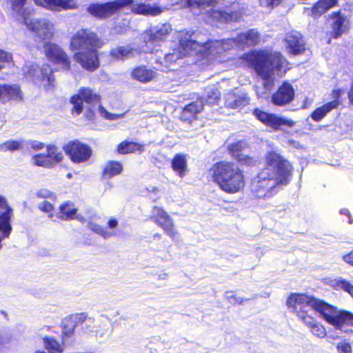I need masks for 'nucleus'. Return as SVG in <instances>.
Masks as SVG:
<instances>
[{"label":"nucleus","mask_w":353,"mask_h":353,"mask_svg":"<svg viewBox=\"0 0 353 353\" xmlns=\"http://www.w3.org/2000/svg\"><path fill=\"white\" fill-rule=\"evenodd\" d=\"M266 167L253 179L251 190L258 198L269 199L288 185L292 178V165L281 155L270 152L266 156Z\"/></svg>","instance_id":"1"},{"label":"nucleus","mask_w":353,"mask_h":353,"mask_svg":"<svg viewBox=\"0 0 353 353\" xmlns=\"http://www.w3.org/2000/svg\"><path fill=\"white\" fill-rule=\"evenodd\" d=\"M242 59L264 81L261 86L255 87L258 98L267 97L274 85L275 73L279 75L283 70L285 71V59L279 52L268 50L252 51L245 54Z\"/></svg>","instance_id":"2"},{"label":"nucleus","mask_w":353,"mask_h":353,"mask_svg":"<svg viewBox=\"0 0 353 353\" xmlns=\"http://www.w3.org/2000/svg\"><path fill=\"white\" fill-rule=\"evenodd\" d=\"M292 302L300 304L304 310L311 307L320 318L337 330H341L344 325H353L352 313L339 310L321 299L304 294H292L287 300V305H292Z\"/></svg>","instance_id":"3"},{"label":"nucleus","mask_w":353,"mask_h":353,"mask_svg":"<svg viewBox=\"0 0 353 353\" xmlns=\"http://www.w3.org/2000/svg\"><path fill=\"white\" fill-rule=\"evenodd\" d=\"M102 46L101 39L93 32L81 29L71 38L70 48L77 51L73 59L85 70L94 71L99 66L98 49Z\"/></svg>","instance_id":"4"},{"label":"nucleus","mask_w":353,"mask_h":353,"mask_svg":"<svg viewBox=\"0 0 353 353\" xmlns=\"http://www.w3.org/2000/svg\"><path fill=\"white\" fill-rule=\"evenodd\" d=\"M231 41H207L204 35L199 32H181L179 50L183 57L201 54L216 59L232 48Z\"/></svg>","instance_id":"5"},{"label":"nucleus","mask_w":353,"mask_h":353,"mask_svg":"<svg viewBox=\"0 0 353 353\" xmlns=\"http://www.w3.org/2000/svg\"><path fill=\"white\" fill-rule=\"evenodd\" d=\"M133 0H115L103 3H91L86 10L92 17L104 19L116 13L120 8L132 5L131 10L137 14L157 16L163 12V9L157 4L145 3H135Z\"/></svg>","instance_id":"6"},{"label":"nucleus","mask_w":353,"mask_h":353,"mask_svg":"<svg viewBox=\"0 0 353 353\" xmlns=\"http://www.w3.org/2000/svg\"><path fill=\"white\" fill-rule=\"evenodd\" d=\"M213 181L228 194H236L245 187L243 171L234 163L221 161L214 164L209 170Z\"/></svg>","instance_id":"7"},{"label":"nucleus","mask_w":353,"mask_h":353,"mask_svg":"<svg viewBox=\"0 0 353 353\" xmlns=\"http://www.w3.org/2000/svg\"><path fill=\"white\" fill-rule=\"evenodd\" d=\"M70 102L73 104V114L79 115L83 112L89 120L94 118V112L97 109L101 117L111 121L121 119L125 114V113L117 114L108 112L99 104V96L90 88H80L78 93L71 97Z\"/></svg>","instance_id":"8"},{"label":"nucleus","mask_w":353,"mask_h":353,"mask_svg":"<svg viewBox=\"0 0 353 353\" xmlns=\"http://www.w3.org/2000/svg\"><path fill=\"white\" fill-rule=\"evenodd\" d=\"M291 311L295 313L299 319L310 330L313 336L318 339L326 336L325 327L316 319L307 314L306 310L300 306V304L292 302V305H287Z\"/></svg>","instance_id":"9"},{"label":"nucleus","mask_w":353,"mask_h":353,"mask_svg":"<svg viewBox=\"0 0 353 353\" xmlns=\"http://www.w3.org/2000/svg\"><path fill=\"white\" fill-rule=\"evenodd\" d=\"M22 19L26 27L34 33V36L40 40L50 39L54 33V24L47 19H29L26 10L22 14Z\"/></svg>","instance_id":"10"},{"label":"nucleus","mask_w":353,"mask_h":353,"mask_svg":"<svg viewBox=\"0 0 353 353\" xmlns=\"http://www.w3.org/2000/svg\"><path fill=\"white\" fill-rule=\"evenodd\" d=\"M150 219L162 228L169 237L174 239L177 235L174 220L162 208L154 206L151 211Z\"/></svg>","instance_id":"11"},{"label":"nucleus","mask_w":353,"mask_h":353,"mask_svg":"<svg viewBox=\"0 0 353 353\" xmlns=\"http://www.w3.org/2000/svg\"><path fill=\"white\" fill-rule=\"evenodd\" d=\"M64 151L74 163H83L89 160L92 149L78 140L70 141L63 147Z\"/></svg>","instance_id":"12"},{"label":"nucleus","mask_w":353,"mask_h":353,"mask_svg":"<svg viewBox=\"0 0 353 353\" xmlns=\"http://www.w3.org/2000/svg\"><path fill=\"white\" fill-rule=\"evenodd\" d=\"M23 72L28 80L34 82L46 80L48 82L49 86L54 80L52 75V70L48 65L39 68L36 64L29 63L25 66Z\"/></svg>","instance_id":"13"},{"label":"nucleus","mask_w":353,"mask_h":353,"mask_svg":"<svg viewBox=\"0 0 353 353\" xmlns=\"http://www.w3.org/2000/svg\"><path fill=\"white\" fill-rule=\"evenodd\" d=\"M222 0H218L211 4H205L201 9L205 10L203 13L205 20L209 23H225L232 20V15L225 10L216 7Z\"/></svg>","instance_id":"14"},{"label":"nucleus","mask_w":353,"mask_h":353,"mask_svg":"<svg viewBox=\"0 0 353 353\" xmlns=\"http://www.w3.org/2000/svg\"><path fill=\"white\" fill-rule=\"evenodd\" d=\"M253 115L261 123L274 130L279 129L281 125L292 127L294 125L292 120L277 117L276 114L268 113L258 108L254 110Z\"/></svg>","instance_id":"15"},{"label":"nucleus","mask_w":353,"mask_h":353,"mask_svg":"<svg viewBox=\"0 0 353 353\" xmlns=\"http://www.w3.org/2000/svg\"><path fill=\"white\" fill-rule=\"evenodd\" d=\"M329 19L332 28V38H340L343 34L347 33L349 30V19L341 11L333 12L331 14H330Z\"/></svg>","instance_id":"16"},{"label":"nucleus","mask_w":353,"mask_h":353,"mask_svg":"<svg viewBox=\"0 0 353 353\" xmlns=\"http://www.w3.org/2000/svg\"><path fill=\"white\" fill-rule=\"evenodd\" d=\"M171 31L172 28L169 23L157 25L145 32L143 37L144 41L145 43L150 42L158 43L164 41Z\"/></svg>","instance_id":"17"},{"label":"nucleus","mask_w":353,"mask_h":353,"mask_svg":"<svg viewBox=\"0 0 353 353\" xmlns=\"http://www.w3.org/2000/svg\"><path fill=\"white\" fill-rule=\"evenodd\" d=\"M46 56L56 63L60 64L63 70H69L70 61L66 53L57 45L48 43L45 46Z\"/></svg>","instance_id":"18"},{"label":"nucleus","mask_w":353,"mask_h":353,"mask_svg":"<svg viewBox=\"0 0 353 353\" xmlns=\"http://www.w3.org/2000/svg\"><path fill=\"white\" fill-rule=\"evenodd\" d=\"M34 3L52 12L74 10L77 8L74 0H33Z\"/></svg>","instance_id":"19"},{"label":"nucleus","mask_w":353,"mask_h":353,"mask_svg":"<svg viewBox=\"0 0 353 353\" xmlns=\"http://www.w3.org/2000/svg\"><path fill=\"white\" fill-rule=\"evenodd\" d=\"M141 52H152V49L148 47H146V48H138L134 46L128 45L112 49L110 52V54L115 59L123 60L134 57Z\"/></svg>","instance_id":"20"},{"label":"nucleus","mask_w":353,"mask_h":353,"mask_svg":"<svg viewBox=\"0 0 353 353\" xmlns=\"http://www.w3.org/2000/svg\"><path fill=\"white\" fill-rule=\"evenodd\" d=\"M294 90L288 82H283L278 90L272 95V101L276 105H285L290 103L294 98Z\"/></svg>","instance_id":"21"},{"label":"nucleus","mask_w":353,"mask_h":353,"mask_svg":"<svg viewBox=\"0 0 353 353\" xmlns=\"http://www.w3.org/2000/svg\"><path fill=\"white\" fill-rule=\"evenodd\" d=\"M223 41H231L232 45L230 49L231 50L234 46L239 48L255 46L260 41V35L258 31L252 29L247 32L239 34L235 39H228Z\"/></svg>","instance_id":"22"},{"label":"nucleus","mask_w":353,"mask_h":353,"mask_svg":"<svg viewBox=\"0 0 353 353\" xmlns=\"http://www.w3.org/2000/svg\"><path fill=\"white\" fill-rule=\"evenodd\" d=\"M285 41L286 49L290 54H301L305 50L304 41L299 32L292 31L288 33Z\"/></svg>","instance_id":"23"},{"label":"nucleus","mask_w":353,"mask_h":353,"mask_svg":"<svg viewBox=\"0 0 353 353\" xmlns=\"http://www.w3.org/2000/svg\"><path fill=\"white\" fill-rule=\"evenodd\" d=\"M250 99L245 92H228L225 97V105L233 109H241L249 103Z\"/></svg>","instance_id":"24"},{"label":"nucleus","mask_w":353,"mask_h":353,"mask_svg":"<svg viewBox=\"0 0 353 353\" xmlns=\"http://www.w3.org/2000/svg\"><path fill=\"white\" fill-rule=\"evenodd\" d=\"M332 94L334 98L338 99L340 95V91L334 90ZM339 104V103L338 99H334V101L327 103L321 107L316 108L311 114L312 119L315 121H320L328 112L336 108Z\"/></svg>","instance_id":"25"},{"label":"nucleus","mask_w":353,"mask_h":353,"mask_svg":"<svg viewBox=\"0 0 353 353\" xmlns=\"http://www.w3.org/2000/svg\"><path fill=\"white\" fill-rule=\"evenodd\" d=\"M131 77L133 79L142 83H148L154 80L157 77V72L145 66H139L131 72Z\"/></svg>","instance_id":"26"},{"label":"nucleus","mask_w":353,"mask_h":353,"mask_svg":"<svg viewBox=\"0 0 353 353\" xmlns=\"http://www.w3.org/2000/svg\"><path fill=\"white\" fill-rule=\"evenodd\" d=\"M339 0H319L314 4L310 10V16L313 18H319L327 10L335 7Z\"/></svg>","instance_id":"27"},{"label":"nucleus","mask_w":353,"mask_h":353,"mask_svg":"<svg viewBox=\"0 0 353 353\" xmlns=\"http://www.w3.org/2000/svg\"><path fill=\"white\" fill-rule=\"evenodd\" d=\"M21 99L20 90L17 85H0V100L6 102Z\"/></svg>","instance_id":"28"},{"label":"nucleus","mask_w":353,"mask_h":353,"mask_svg":"<svg viewBox=\"0 0 353 353\" xmlns=\"http://www.w3.org/2000/svg\"><path fill=\"white\" fill-rule=\"evenodd\" d=\"M112 331L110 319L106 316H101L97 321L94 332L97 336L101 339L108 338Z\"/></svg>","instance_id":"29"},{"label":"nucleus","mask_w":353,"mask_h":353,"mask_svg":"<svg viewBox=\"0 0 353 353\" xmlns=\"http://www.w3.org/2000/svg\"><path fill=\"white\" fill-rule=\"evenodd\" d=\"M203 108L202 100H197L185 105L182 112V117L185 120H191L196 118V114Z\"/></svg>","instance_id":"30"},{"label":"nucleus","mask_w":353,"mask_h":353,"mask_svg":"<svg viewBox=\"0 0 353 353\" xmlns=\"http://www.w3.org/2000/svg\"><path fill=\"white\" fill-rule=\"evenodd\" d=\"M77 213V209L71 201L63 203L59 209L58 217L62 220L74 219Z\"/></svg>","instance_id":"31"},{"label":"nucleus","mask_w":353,"mask_h":353,"mask_svg":"<svg viewBox=\"0 0 353 353\" xmlns=\"http://www.w3.org/2000/svg\"><path fill=\"white\" fill-rule=\"evenodd\" d=\"M144 150V145L134 143L123 141L121 142L117 147V151L120 154H127L131 152H142Z\"/></svg>","instance_id":"32"},{"label":"nucleus","mask_w":353,"mask_h":353,"mask_svg":"<svg viewBox=\"0 0 353 353\" xmlns=\"http://www.w3.org/2000/svg\"><path fill=\"white\" fill-rule=\"evenodd\" d=\"M123 170V166L121 163L114 161L107 162L103 168V174L105 178H111L119 174Z\"/></svg>","instance_id":"33"},{"label":"nucleus","mask_w":353,"mask_h":353,"mask_svg":"<svg viewBox=\"0 0 353 353\" xmlns=\"http://www.w3.org/2000/svg\"><path fill=\"white\" fill-rule=\"evenodd\" d=\"M172 167L173 170L177 172L179 176L183 177L185 175L187 167L185 155L181 154H176L172 160Z\"/></svg>","instance_id":"34"},{"label":"nucleus","mask_w":353,"mask_h":353,"mask_svg":"<svg viewBox=\"0 0 353 353\" xmlns=\"http://www.w3.org/2000/svg\"><path fill=\"white\" fill-rule=\"evenodd\" d=\"M218 0H178L175 5L181 8H201L205 4H211Z\"/></svg>","instance_id":"35"},{"label":"nucleus","mask_w":353,"mask_h":353,"mask_svg":"<svg viewBox=\"0 0 353 353\" xmlns=\"http://www.w3.org/2000/svg\"><path fill=\"white\" fill-rule=\"evenodd\" d=\"M24 143L25 141L23 140L10 139L0 144V151L13 152L22 149L24 146Z\"/></svg>","instance_id":"36"},{"label":"nucleus","mask_w":353,"mask_h":353,"mask_svg":"<svg viewBox=\"0 0 353 353\" xmlns=\"http://www.w3.org/2000/svg\"><path fill=\"white\" fill-rule=\"evenodd\" d=\"M46 155L48 161L52 163V167L56 163L61 162L63 158L62 152L54 145H48L47 147Z\"/></svg>","instance_id":"37"},{"label":"nucleus","mask_w":353,"mask_h":353,"mask_svg":"<svg viewBox=\"0 0 353 353\" xmlns=\"http://www.w3.org/2000/svg\"><path fill=\"white\" fill-rule=\"evenodd\" d=\"M331 286L335 290H343L353 296V285L342 278H338L331 281Z\"/></svg>","instance_id":"38"},{"label":"nucleus","mask_w":353,"mask_h":353,"mask_svg":"<svg viewBox=\"0 0 353 353\" xmlns=\"http://www.w3.org/2000/svg\"><path fill=\"white\" fill-rule=\"evenodd\" d=\"M88 228L95 233L101 235L103 239H107L116 235V232L105 229L101 225L95 223H88Z\"/></svg>","instance_id":"39"},{"label":"nucleus","mask_w":353,"mask_h":353,"mask_svg":"<svg viewBox=\"0 0 353 353\" xmlns=\"http://www.w3.org/2000/svg\"><path fill=\"white\" fill-rule=\"evenodd\" d=\"M43 343L45 347L51 353H61L63 351V346L53 338H44Z\"/></svg>","instance_id":"40"},{"label":"nucleus","mask_w":353,"mask_h":353,"mask_svg":"<svg viewBox=\"0 0 353 353\" xmlns=\"http://www.w3.org/2000/svg\"><path fill=\"white\" fill-rule=\"evenodd\" d=\"M206 103L210 105H215L220 99L221 94L214 86L209 87L207 90Z\"/></svg>","instance_id":"41"},{"label":"nucleus","mask_w":353,"mask_h":353,"mask_svg":"<svg viewBox=\"0 0 353 353\" xmlns=\"http://www.w3.org/2000/svg\"><path fill=\"white\" fill-rule=\"evenodd\" d=\"M32 163L37 166H41L43 168H52V163L48 161V157L45 154H39L34 155L32 158Z\"/></svg>","instance_id":"42"},{"label":"nucleus","mask_w":353,"mask_h":353,"mask_svg":"<svg viewBox=\"0 0 353 353\" xmlns=\"http://www.w3.org/2000/svg\"><path fill=\"white\" fill-rule=\"evenodd\" d=\"M247 144L243 141L232 143L229 147V150L232 157L237 155L246 150Z\"/></svg>","instance_id":"43"},{"label":"nucleus","mask_w":353,"mask_h":353,"mask_svg":"<svg viewBox=\"0 0 353 353\" xmlns=\"http://www.w3.org/2000/svg\"><path fill=\"white\" fill-rule=\"evenodd\" d=\"M12 9L14 11L17 12L19 14V16L22 18V14L23 11L26 10V16L28 17L30 10H28V9H23L26 0H12Z\"/></svg>","instance_id":"44"},{"label":"nucleus","mask_w":353,"mask_h":353,"mask_svg":"<svg viewBox=\"0 0 353 353\" xmlns=\"http://www.w3.org/2000/svg\"><path fill=\"white\" fill-rule=\"evenodd\" d=\"M233 157L242 164L250 165L254 163V160L245 153V150Z\"/></svg>","instance_id":"45"},{"label":"nucleus","mask_w":353,"mask_h":353,"mask_svg":"<svg viewBox=\"0 0 353 353\" xmlns=\"http://www.w3.org/2000/svg\"><path fill=\"white\" fill-rule=\"evenodd\" d=\"M182 57H183V56L178 49L177 50H174L172 52L165 54V61L166 63H171L175 62L179 59H181Z\"/></svg>","instance_id":"46"},{"label":"nucleus","mask_w":353,"mask_h":353,"mask_svg":"<svg viewBox=\"0 0 353 353\" xmlns=\"http://www.w3.org/2000/svg\"><path fill=\"white\" fill-rule=\"evenodd\" d=\"M336 350L339 353H352V346L346 341L339 342L336 345Z\"/></svg>","instance_id":"47"},{"label":"nucleus","mask_w":353,"mask_h":353,"mask_svg":"<svg viewBox=\"0 0 353 353\" xmlns=\"http://www.w3.org/2000/svg\"><path fill=\"white\" fill-rule=\"evenodd\" d=\"M36 195L38 198L41 199H50L52 200H54L56 199L54 194L47 189H41L38 190Z\"/></svg>","instance_id":"48"},{"label":"nucleus","mask_w":353,"mask_h":353,"mask_svg":"<svg viewBox=\"0 0 353 353\" xmlns=\"http://www.w3.org/2000/svg\"><path fill=\"white\" fill-rule=\"evenodd\" d=\"M10 339V336L8 333L0 332V351L8 346Z\"/></svg>","instance_id":"49"},{"label":"nucleus","mask_w":353,"mask_h":353,"mask_svg":"<svg viewBox=\"0 0 353 353\" xmlns=\"http://www.w3.org/2000/svg\"><path fill=\"white\" fill-rule=\"evenodd\" d=\"M226 299L231 304L233 305L242 304L243 302V299L242 298L236 297V296L232 292H226Z\"/></svg>","instance_id":"50"},{"label":"nucleus","mask_w":353,"mask_h":353,"mask_svg":"<svg viewBox=\"0 0 353 353\" xmlns=\"http://www.w3.org/2000/svg\"><path fill=\"white\" fill-rule=\"evenodd\" d=\"M284 0H261V3L268 8L279 6Z\"/></svg>","instance_id":"51"},{"label":"nucleus","mask_w":353,"mask_h":353,"mask_svg":"<svg viewBox=\"0 0 353 353\" xmlns=\"http://www.w3.org/2000/svg\"><path fill=\"white\" fill-rule=\"evenodd\" d=\"M38 208L44 212H50L53 210V205L47 201H43L38 203Z\"/></svg>","instance_id":"52"},{"label":"nucleus","mask_w":353,"mask_h":353,"mask_svg":"<svg viewBox=\"0 0 353 353\" xmlns=\"http://www.w3.org/2000/svg\"><path fill=\"white\" fill-rule=\"evenodd\" d=\"M30 146L32 149L39 150L43 148L44 145L41 142L34 141L31 142Z\"/></svg>","instance_id":"53"},{"label":"nucleus","mask_w":353,"mask_h":353,"mask_svg":"<svg viewBox=\"0 0 353 353\" xmlns=\"http://www.w3.org/2000/svg\"><path fill=\"white\" fill-rule=\"evenodd\" d=\"M343 260L346 263L353 265V250L349 254L343 256Z\"/></svg>","instance_id":"54"},{"label":"nucleus","mask_w":353,"mask_h":353,"mask_svg":"<svg viewBox=\"0 0 353 353\" xmlns=\"http://www.w3.org/2000/svg\"><path fill=\"white\" fill-rule=\"evenodd\" d=\"M108 225L110 229L115 228L118 225V221L114 218H110L108 221Z\"/></svg>","instance_id":"55"},{"label":"nucleus","mask_w":353,"mask_h":353,"mask_svg":"<svg viewBox=\"0 0 353 353\" xmlns=\"http://www.w3.org/2000/svg\"><path fill=\"white\" fill-rule=\"evenodd\" d=\"M168 277H169V274L167 272H162L158 275L157 279L159 281H165V280H167L168 279Z\"/></svg>","instance_id":"56"},{"label":"nucleus","mask_w":353,"mask_h":353,"mask_svg":"<svg viewBox=\"0 0 353 353\" xmlns=\"http://www.w3.org/2000/svg\"><path fill=\"white\" fill-rule=\"evenodd\" d=\"M6 122V114L3 112H0V127H2Z\"/></svg>","instance_id":"57"},{"label":"nucleus","mask_w":353,"mask_h":353,"mask_svg":"<svg viewBox=\"0 0 353 353\" xmlns=\"http://www.w3.org/2000/svg\"><path fill=\"white\" fill-rule=\"evenodd\" d=\"M74 219H76L77 220L81 221V222H84L85 221V219L83 216L81 215H75L74 216Z\"/></svg>","instance_id":"58"},{"label":"nucleus","mask_w":353,"mask_h":353,"mask_svg":"<svg viewBox=\"0 0 353 353\" xmlns=\"http://www.w3.org/2000/svg\"><path fill=\"white\" fill-rule=\"evenodd\" d=\"M77 319H79V321H83L85 319V315L83 313H82L77 316Z\"/></svg>","instance_id":"59"},{"label":"nucleus","mask_w":353,"mask_h":353,"mask_svg":"<svg viewBox=\"0 0 353 353\" xmlns=\"http://www.w3.org/2000/svg\"><path fill=\"white\" fill-rule=\"evenodd\" d=\"M341 213L343 214H346L347 216H350L349 211L347 209H343V210H341Z\"/></svg>","instance_id":"60"},{"label":"nucleus","mask_w":353,"mask_h":353,"mask_svg":"<svg viewBox=\"0 0 353 353\" xmlns=\"http://www.w3.org/2000/svg\"><path fill=\"white\" fill-rule=\"evenodd\" d=\"M154 237H158V238L159 239V238L161 237V234H156L154 235Z\"/></svg>","instance_id":"61"},{"label":"nucleus","mask_w":353,"mask_h":353,"mask_svg":"<svg viewBox=\"0 0 353 353\" xmlns=\"http://www.w3.org/2000/svg\"><path fill=\"white\" fill-rule=\"evenodd\" d=\"M35 353H46V352H43V351H37Z\"/></svg>","instance_id":"62"},{"label":"nucleus","mask_w":353,"mask_h":353,"mask_svg":"<svg viewBox=\"0 0 353 353\" xmlns=\"http://www.w3.org/2000/svg\"><path fill=\"white\" fill-rule=\"evenodd\" d=\"M49 217H52V214H50Z\"/></svg>","instance_id":"63"},{"label":"nucleus","mask_w":353,"mask_h":353,"mask_svg":"<svg viewBox=\"0 0 353 353\" xmlns=\"http://www.w3.org/2000/svg\"><path fill=\"white\" fill-rule=\"evenodd\" d=\"M70 176H71V174H68V177H70Z\"/></svg>","instance_id":"64"}]
</instances>
